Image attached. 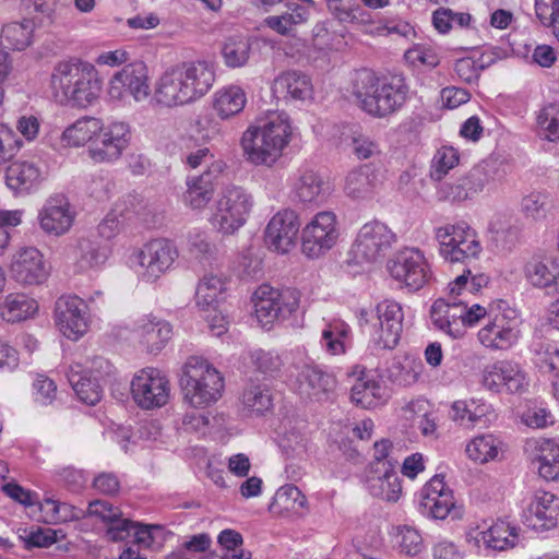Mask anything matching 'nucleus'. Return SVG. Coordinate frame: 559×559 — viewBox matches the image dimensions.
<instances>
[{
  "label": "nucleus",
  "instance_id": "nucleus-13",
  "mask_svg": "<svg viewBox=\"0 0 559 559\" xmlns=\"http://www.w3.org/2000/svg\"><path fill=\"white\" fill-rule=\"evenodd\" d=\"M390 275L411 290L423 288L432 273L424 253L416 248H405L393 255L386 264Z\"/></svg>",
  "mask_w": 559,
  "mask_h": 559
},
{
  "label": "nucleus",
  "instance_id": "nucleus-47",
  "mask_svg": "<svg viewBox=\"0 0 559 559\" xmlns=\"http://www.w3.org/2000/svg\"><path fill=\"white\" fill-rule=\"evenodd\" d=\"M38 309L37 302L24 294H10L1 308V316L8 322H20L31 318Z\"/></svg>",
  "mask_w": 559,
  "mask_h": 559
},
{
  "label": "nucleus",
  "instance_id": "nucleus-19",
  "mask_svg": "<svg viewBox=\"0 0 559 559\" xmlns=\"http://www.w3.org/2000/svg\"><path fill=\"white\" fill-rule=\"evenodd\" d=\"M9 270L11 277L24 286L40 285L50 274L44 254L36 247L19 248L11 255Z\"/></svg>",
  "mask_w": 559,
  "mask_h": 559
},
{
  "label": "nucleus",
  "instance_id": "nucleus-59",
  "mask_svg": "<svg viewBox=\"0 0 559 559\" xmlns=\"http://www.w3.org/2000/svg\"><path fill=\"white\" fill-rule=\"evenodd\" d=\"M404 58L413 67L425 66L436 68L440 62L439 56L432 47L420 44L407 49Z\"/></svg>",
  "mask_w": 559,
  "mask_h": 559
},
{
  "label": "nucleus",
  "instance_id": "nucleus-12",
  "mask_svg": "<svg viewBox=\"0 0 559 559\" xmlns=\"http://www.w3.org/2000/svg\"><path fill=\"white\" fill-rule=\"evenodd\" d=\"M395 240V234L385 224L369 222L360 227L349 254L356 264L373 263L386 254Z\"/></svg>",
  "mask_w": 559,
  "mask_h": 559
},
{
  "label": "nucleus",
  "instance_id": "nucleus-32",
  "mask_svg": "<svg viewBox=\"0 0 559 559\" xmlns=\"http://www.w3.org/2000/svg\"><path fill=\"white\" fill-rule=\"evenodd\" d=\"M366 486L371 496L388 502H396L402 496L401 479L391 461L383 464V469L372 466Z\"/></svg>",
  "mask_w": 559,
  "mask_h": 559
},
{
  "label": "nucleus",
  "instance_id": "nucleus-61",
  "mask_svg": "<svg viewBox=\"0 0 559 559\" xmlns=\"http://www.w3.org/2000/svg\"><path fill=\"white\" fill-rule=\"evenodd\" d=\"M396 538L401 551L407 556H417L424 549L421 535L411 526L400 527Z\"/></svg>",
  "mask_w": 559,
  "mask_h": 559
},
{
  "label": "nucleus",
  "instance_id": "nucleus-18",
  "mask_svg": "<svg viewBox=\"0 0 559 559\" xmlns=\"http://www.w3.org/2000/svg\"><path fill=\"white\" fill-rule=\"evenodd\" d=\"M178 258L177 247L168 239H153L138 252L140 274L146 282H155L166 273Z\"/></svg>",
  "mask_w": 559,
  "mask_h": 559
},
{
  "label": "nucleus",
  "instance_id": "nucleus-10",
  "mask_svg": "<svg viewBox=\"0 0 559 559\" xmlns=\"http://www.w3.org/2000/svg\"><path fill=\"white\" fill-rule=\"evenodd\" d=\"M252 302L258 322L262 328L270 329L275 322L284 321L297 311L300 293L294 288L278 290L262 284L253 293Z\"/></svg>",
  "mask_w": 559,
  "mask_h": 559
},
{
  "label": "nucleus",
  "instance_id": "nucleus-27",
  "mask_svg": "<svg viewBox=\"0 0 559 559\" xmlns=\"http://www.w3.org/2000/svg\"><path fill=\"white\" fill-rule=\"evenodd\" d=\"M523 451L542 478L548 481L559 479V444L555 440L530 438Z\"/></svg>",
  "mask_w": 559,
  "mask_h": 559
},
{
  "label": "nucleus",
  "instance_id": "nucleus-33",
  "mask_svg": "<svg viewBox=\"0 0 559 559\" xmlns=\"http://www.w3.org/2000/svg\"><path fill=\"white\" fill-rule=\"evenodd\" d=\"M45 179V171L38 162L15 160L7 168V186L15 192H29Z\"/></svg>",
  "mask_w": 559,
  "mask_h": 559
},
{
  "label": "nucleus",
  "instance_id": "nucleus-17",
  "mask_svg": "<svg viewBox=\"0 0 559 559\" xmlns=\"http://www.w3.org/2000/svg\"><path fill=\"white\" fill-rule=\"evenodd\" d=\"M130 140V126L124 121L104 124L88 147V156L95 163L117 160L127 148Z\"/></svg>",
  "mask_w": 559,
  "mask_h": 559
},
{
  "label": "nucleus",
  "instance_id": "nucleus-28",
  "mask_svg": "<svg viewBox=\"0 0 559 559\" xmlns=\"http://www.w3.org/2000/svg\"><path fill=\"white\" fill-rule=\"evenodd\" d=\"M491 179L489 164L484 163L473 168L467 176L456 182L443 185L438 192L439 199L451 202L473 199L485 189Z\"/></svg>",
  "mask_w": 559,
  "mask_h": 559
},
{
  "label": "nucleus",
  "instance_id": "nucleus-44",
  "mask_svg": "<svg viewBox=\"0 0 559 559\" xmlns=\"http://www.w3.org/2000/svg\"><path fill=\"white\" fill-rule=\"evenodd\" d=\"M247 103L245 91L237 85H229L215 93L213 107L222 119L239 114Z\"/></svg>",
  "mask_w": 559,
  "mask_h": 559
},
{
  "label": "nucleus",
  "instance_id": "nucleus-25",
  "mask_svg": "<svg viewBox=\"0 0 559 559\" xmlns=\"http://www.w3.org/2000/svg\"><path fill=\"white\" fill-rule=\"evenodd\" d=\"M225 166L223 160H216L201 175L189 176L182 194L183 204L192 211L205 210L214 195V180L224 171Z\"/></svg>",
  "mask_w": 559,
  "mask_h": 559
},
{
  "label": "nucleus",
  "instance_id": "nucleus-39",
  "mask_svg": "<svg viewBox=\"0 0 559 559\" xmlns=\"http://www.w3.org/2000/svg\"><path fill=\"white\" fill-rule=\"evenodd\" d=\"M378 186V175L367 166H360L348 173L345 178L344 192L354 200L370 198Z\"/></svg>",
  "mask_w": 559,
  "mask_h": 559
},
{
  "label": "nucleus",
  "instance_id": "nucleus-51",
  "mask_svg": "<svg viewBox=\"0 0 559 559\" xmlns=\"http://www.w3.org/2000/svg\"><path fill=\"white\" fill-rule=\"evenodd\" d=\"M306 506L307 498L300 489L294 485H285L275 492L271 509L277 513H289L298 512Z\"/></svg>",
  "mask_w": 559,
  "mask_h": 559
},
{
  "label": "nucleus",
  "instance_id": "nucleus-46",
  "mask_svg": "<svg viewBox=\"0 0 559 559\" xmlns=\"http://www.w3.org/2000/svg\"><path fill=\"white\" fill-rule=\"evenodd\" d=\"M352 401L362 408H373L385 400V388L372 379H358L352 388Z\"/></svg>",
  "mask_w": 559,
  "mask_h": 559
},
{
  "label": "nucleus",
  "instance_id": "nucleus-52",
  "mask_svg": "<svg viewBox=\"0 0 559 559\" xmlns=\"http://www.w3.org/2000/svg\"><path fill=\"white\" fill-rule=\"evenodd\" d=\"M251 45L249 39L235 35L226 38L222 47V56L228 68H240L247 64L250 58Z\"/></svg>",
  "mask_w": 559,
  "mask_h": 559
},
{
  "label": "nucleus",
  "instance_id": "nucleus-9",
  "mask_svg": "<svg viewBox=\"0 0 559 559\" xmlns=\"http://www.w3.org/2000/svg\"><path fill=\"white\" fill-rule=\"evenodd\" d=\"M252 206L253 198L246 189L227 186L214 203L210 223L218 233L234 235L247 223Z\"/></svg>",
  "mask_w": 559,
  "mask_h": 559
},
{
  "label": "nucleus",
  "instance_id": "nucleus-41",
  "mask_svg": "<svg viewBox=\"0 0 559 559\" xmlns=\"http://www.w3.org/2000/svg\"><path fill=\"white\" fill-rule=\"evenodd\" d=\"M102 131V120L92 116H84L70 124L61 134L64 146L80 147L93 142L97 132Z\"/></svg>",
  "mask_w": 559,
  "mask_h": 559
},
{
  "label": "nucleus",
  "instance_id": "nucleus-15",
  "mask_svg": "<svg viewBox=\"0 0 559 559\" xmlns=\"http://www.w3.org/2000/svg\"><path fill=\"white\" fill-rule=\"evenodd\" d=\"M131 393L142 409L159 408L170 396V382L158 369L145 368L138 371L131 381Z\"/></svg>",
  "mask_w": 559,
  "mask_h": 559
},
{
  "label": "nucleus",
  "instance_id": "nucleus-23",
  "mask_svg": "<svg viewBox=\"0 0 559 559\" xmlns=\"http://www.w3.org/2000/svg\"><path fill=\"white\" fill-rule=\"evenodd\" d=\"M299 228L300 223L295 211H278L265 227V243L273 251L288 253L296 246Z\"/></svg>",
  "mask_w": 559,
  "mask_h": 559
},
{
  "label": "nucleus",
  "instance_id": "nucleus-37",
  "mask_svg": "<svg viewBox=\"0 0 559 559\" xmlns=\"http://www.w3.org/2000/svg\"><path fill=\"white\" fill-rule=\"evenodd\" d=\"M526 281L536 288H555L559 286V262L549 257L533 258L524 266Z\"/></svg>",
  "mask_w": 559,
  "mask_h": 559
},
{
  "label": "nucleus",
  "instance_id": "nucleus-14",
  "mask_svg": "<svg viewBox=\"0 0 559 559\" xmlns=\"http://www.w3.org/2000/svg\"><path fill=\"white\" fill-rule=\"evenodd\" d=\"M107 94L111 100L124 102L132 97L140 103L150 95L148 69L142 61L126 64L108 82Z\"/></svg>",
  "mask_w": 559,
  "mask_h": 559
},
{
  "label": "nucleus",
  "instance_id": "nucleus-3",
  "mask_svg": "<svg viewBox=\"0 0 559 559\" xmlns=\"http://www.w3.org/2000/svg\"><path fill=\"white\" fill-rule=\"evenodd\" d=\"M50 87L59 103L87 108L98 99L102 81L94 64L73 58L53 67Z\"/></svg>",
  "mask_w": 559,
  "mask_h": 559
},
{
  "label": "nucleus",
  "instance_id": "nucleus-43",
  "mask_svg": "<svg viewBox=\"0 0 559 559\" xmlns=\"http://www.w3.org/2000/svg\"><path fill=\"white\" fill-rule=\"evenodd\" d=\"M409 428L418 429L424 436L436 431V421L430 404L425 400H416L406 404L401 414Z\"/></svg>",
  "mask_w": 559,
  "mask_h": 559
},
{
  "label": "nucleus",
  "instance_id": "nucleus-22",
  "mask_svg": "<svg viewBox=\"0 0 559 559\" xmlns=\"http://www.w3.org/2000/svg\"><path fill=\"white\" fill-rule=\"evenodd\" d=\"M466 542L478 550L504 551L519 543V530L504 521H498L488 527H471L466 532Z\"/></svg>",
  "mask_w": 559,
  "mask_h": 559
},
{
  "label": "nucleus",
  "instance_id": "nucleus-49",
  "mask_svg": "<svg viewBox=\"0 0 559 559\" xmlns=\"http://www.w3.org/2000/svg\"><path fill=\"white\" fill-rule=\"evenodd\" d=\"M225 282L216 275H204L197 287L195 301L201 310L216 306L225 293Z\"/></svg>",
  "mask_w": 559,
  "mask_h": 559
},
{
  "label": "nucleus",
  "instance_id": "nucleus-64",
  "mask_svg": "<svg viewBox=\"0 0 559 559\" xmlns=\"http://www.w3.org/2000/svg\"><path fill=\"white\" fill-rule=\"evenodd\" d=\"M535 12L544 26L559 23V0H535Z\"/></svg>",
  "mask_w": 559,
  "mask_h": 559
},
{
  "label": "nucleus",
  "instance_id": "nucleus-8",
  "mask_svg": "<svg viewBox=\"0 0 559 559\" xmlns=\"http://www.w3.org/2000/svg\"><path fill=\"white\" fill-rule=\"evenodd\" d=\"M439 254L448 263L467 266L477 261L483 252L478 233L466 222L445 224L435 228Z\"/></svg>",
  "mask_w": 559,
  "mask_h": 559
},
{
  "label": "nucleus",
  "instance_id": "nucleus-16",
  "mask_svg": "<svg viewBox=\"0 0 559 559\" xmlns=\"http://www.w3.org/2000/svg\"><path fill=\"white\" fill-rule=\"evenodd\" d=\"M478 341L492 350H507L516 344L520 337V322L515 311L490 312L488 322L478 331Z\"/></svg>",
  "mask_w": 559,
  "mask_h": 559
},
{
  "label": "nucleus",
  "instance_id": "nucleus-53",
  "mask_svg": "<svg viewBox=\"0 0 559 559\" xmlns=\"http://www.w3.org/2000/svg\"><path fill=\"white\" fill-rule=\"evenodd\" d=\"M551 207L552 199L547 191L534 190L525 194L521 200V212L528 219H544Z\"/></svg>",
  "mask_w": 559,
  "mask_h": 559
},
{
  "label": "nucleus",
  "instance_id": "nucleus-29",
  "mask_svg": "<svg viewBox=\"0 0 559 559\" xmlns=\"http://www.w3.org/2000/svg\"><path fill=\"white\" fill-rule=\"evenodd\" d=\"M296 390L311 400H323L335 389V378L317 365L304 364L297 368Z\"/></svg>",
  "mask_w": 559,
  "mask_h": 559
},
{
  "label": "nucleus",
  "instance_id": "nucleus-42",
  "mask_svg": "<svg viewBox=\"0 0 559 559\" xmlns=\"http://www.w3.org/2000/svg\"><path fill=\"white\" fill-rule=\"evenodd\" d=\"M68 380L74 390L75 394L83 403L87 405H95L103 396V384L97 381V378L83 374V366L74 364L70 367L68 372Z\"/></svg>",
  "mask_w": 559,
  "mask_h": 559
},
{
  "label": "nucleus",
  "instance_id": "nucleus-31",
  "mask_svg": "<svg viewBox=\"0 0 559 559\" xmlns=\"http://www.w3.org/2000/svg\"><path fill=\"white\" fill-rule=\"evenodd\" d=\"M132 334L147 352L157 353L171 338L173 330L168 322L148 314L134 321Z\"/></svg>",
  "mask_w": 559,
  "mask_h": 559
},
{
  "label": "nucleus",
  "instance_id": "nucleus-30",
  "mask_svg": "<svg viewBox=\"0 0 559 559\" xmlns=\"http://www.w3.org/2000/svg\"><path fill=\"white\" fill-rule=\"evenodd\" d=\"M524 523L534 531H549L559 524V497L536 492L524 512Z\"/></svg>",
  "mask_w": 559,
  "mask_h": 559
},
{
  "label": "nucleus",
  "instance_id": "nucleus-54",
  "mask_svg": "<svg viewBox=\"0 0 559 559\" xmlns=\"http://www.w3.org/2000/svg\"><path fill=\"white\" fill-rule=\"evenodd\" d=\"M80 257L78 266L81 271H86L103 265L110 255V248L106 245H99L91 240L79 241Z\"/></svg>",
  "mask_w": 559,
  "mask_h": 559
},
{
  "label": "nucleus",
  "instance_id": "nucleus-60",
  "mask_svg": "<svg viewBox=\"0 0 559 559\" xmlns=\"http://www.w3.org/2000/svg\"><path fill=\"white\" fill-rule=\"evenodd\" d=\"M123 211V205L116 203L115 207L105 216L97 228L102 238L110 240L121 231L124 222Z\"/></svg>",
  "mask_w": 559,
  "mask_h": 559
},
{
  "label": "nucleus",
  "instance_id": "nucleus-57",
  "mask_svg": "<svg viewBox=\"0 0 559 559\" xmlns=\"http://www.w3.org/2000/svg\"><path fill=\"white\" fill-rule=\"evenodd\" d=\"M536 124L540 136L550 142L559 140L558 110L555 106L542 108L536 116Z\"/></svg>",
  "mask_w": 559,
  "mask_h": 559
},
{
  "label": "nucleus",
  "instance_id": "nucleus-35",
  "mask_svg": "<svg viewBox=\"0 0 559 559\" xmlns=\"http://www.w3.org/2000/svg\"><path fill=\"white\" fill-rule=\"evenodd\" d=\"M272 93L277 99L306 100L311 97L312 84L308 75L298 71H286L274 79Z\"/></svg>",
  "mask_w": 559,
  "mask_h": 559
},
{
  "label": "nucleus",
  "instance_id": "nucleus-62",
  "mask_svg": "<svg viewBox=\"0 0 559 559\" xmlns=\"http://www.w3.org/2000/svg\"><path fill=\"white\" fill-rule=\"evenodd\" d=\"M21 147L15 132L5 124H0V167H2Z\"/></svg>",
  "mask_w": 559,
  "mask_h": 559
},
{
  "label": "nucleus",
  "instance_id": "nucleus-45",
  "mask_svg": "<svg viewBox=\"0 0 559 559\" xmlns=\"http://www.w3.org/2000/svg\"><path fill=\"white\" fill-rule=\"evenodd\" d=\"M350 336L349 325L340 319L325 323L321 333V346L331 355H342L346 352V342Z\"/></svg>",
  "mask_w": 559,
  "mask_h": 559
},
{
  "label": "nucleus",
  "instance_id": "nucleus-11",
  "mask_svg": "<svg viewBox=\"0 0 559 559\" xmlns=\"http://www.w3.org/2000/svg\"><path fill=\"white\" fill-rule=\"evenodd\" d=\"M340 234L336 214L318 212L301 230V251L309 259H318L335 247Z\"/></svg>",
  "mask_w": 559,
  "mask_h": 559
},
{
  "label": "nucleus",
  "instance_id": "nucleus-6",
  "mask_svg": "<svg viewBox=\"0 0 559 559\" xmlns=\"http://www.w3.org/2000/svg\"><path fill=\"white\" fill-rule=\"evenodd\" d=\"M224 385L223 376L207 359L190 356L183 364L180 386L185 401L191 406L206 407L216 403Z\"/></svg>",
  "mask_w": 559,
  "mask_h": 559
},
{
  "label": "nucleus",
  "instance_id": "nucleus-1",
  "mask_svg": "<svg viewBox=\"0 0 559 559\" xmlns=\"http://www.w3.org/2000/svg\"><path fill=\"white\" fill-rule=\"evenodd\" d=\"M215 82L214 66L204 60L186 61L165 70L154 85L153 100L175 108L201 99Z\"/></svg>",
  "mask_w": 559,
  "mask_h": 559
},
{
  "label": "nucleus",
  "instance_id": "nucleus-48",
  "mask_svg": "<svg viewBox=\"0 0 559 559\" xmlns=\"http://www.w3.org/2000/svg\"><path fill=\"white\" fill-rule=\"evenodd\" d=\"M501 441L491 433H484L473 438L466 444L467 456L480 464L496 460L501 450Z\"/></svg>",
  "mask_w": 559,
  "mask_h": 559
},
{
  "label": "nucleus",
  "instance_id": "nucleus-58",
  "mask_svg": "<svg viewBox=\"0 0 559 559\" xmlns=\"http://www.w3.org/2000/svg\"><path fill=\"white\" fill-rule=\"evenodd\" d=\"M459 163V153L452 146H442L439 148L431 165V178L441 180L450 169L455 167Z\"/></svg>",
  "mask_w": 559,
  "mask_h": 559
},
{
  "label": "nucleus",
  "instance_id": "nucleus-55",
  "mask_svg": "<svg viewBox=\"0 0 559 559\" xmlns=\"http://www.w3.org/2000/svg\"><path fill=\"white\" fill-rule=\"evenodd\" d=\"M344 136L345 142L359 159H367L380 153L377 141L359 127L350 128Z\"/></svg>",
  "mask_w": 559,
  "mask_h": 559
},
{
  "label": "nucleus",
  "instance_id": "nucleus-24",
  "mask_svg": "<svg viewBox=\"0 0 559 559\" xmlns=\"http://www.w3.org/2000/svg\"><path fill=\"white\" fill-rule=\"evenodd\" d=\"M75 218L69 200L61 194L48 198L37 214L39 228L48 236H62L67 234Z\"/></svg>",
  "mask_w": 559,
  "mask_h": 559
},
{
  "label": "nucleus",
  "instance_id": "nucleus-50",
  "mask_svg": "<svg viewBox=\"0 0 559 559\" xmlns=\"http://www.w3.org/2000/svg\"><path fill=\"white\" fill-rule=\"evenodd\" d=\"M35 23L24 19L21 22H11L3 26L2 38L12 49L24 50L33 41Z\"/></svg>",
  "mask_w": 559,
  "mask_h": 559
},
{
  "label": "nucleus",
  "instance_id": "nucleus-56",
  "mask_svg": "<svg viewBox=\"0 0 559 559\" xmlns=\"http://www.w3.org/2000/svg\"><path fill=\"white\" fill-rule=\"evenodd\" d=\"M534 362L544 372L559 378V345L556 343L540 344L534 352Z\"/></svg>",
  "mask_w": 559,
  "mask_h": 559
},
{
  "label": "nucleus",
  "instance_id": "nucleus-20",
  "mask_svg": "<svg viewBox=\"0 0 559 559\" xmlns=\"http://www.w3.org/2000/svg\"><path fill=\"white\" fill-rule=\"evenodd\" d=\"M55 318L60 332L69 340L76 341L87 332L88 307L85 300L75 295L58 298Z\"/></svg>",
  "mask_w": 559,
  "mask_h": 559
},
{
  "label": "nucleus",
  "instance_id": "nucleus-40",
  "mask_svg": "<svg viewBox=\"0 0 559 559\" xmlns=\"http://www.w3.org/2000/svg\"><path fill=\"white\" fill-rule=\"evenodd\" d=\"M329 182L312 169L301 170L294 183V193L304 203L322 200L329 194Z\"/></svg>",
  "mask_w": 559,
  "mask_h": 559
},
{
  "label": "nucleus",
  "instance_id": "nucleus-38",
  "mask_svg": "<svg viewBox=\"0 0 559 559\" xmlns=\"http://www.w3.org/2000/svg\"><path fill=\"white\" fill-rule=\"evenodd\" d=\"M286 11L280 15H270L264 20L265 26L283 36H294L296 27L305 24L310 15L305 5L288 2Z\"/></svg>",
  "mask_w": 559,
  "mask_h": 559
},
{
  "label": "nucleus",
  "instance_id": "nucleus-2",
  "mask_svg": "<svg viewBox=\"0 0 559 559\" xmlns=\"http://www.w3.org/2000/svg\"><path fill=\"white\" fill-rule=\"evenodd\" d=\"M356 105L373 118L399 111L409 97V85L402 74L377 76L372 71H356L350 85Z\"/></svg>",
  "mask_w": 559,
  "mask_h": 559
},
{
  "label": "nucleus",
  "instance_id": "nucleus-7",
  "mask_svg": "<svg viewBox=\"0 0 559 559\" xmlns=\"http://www.w3.org/2000/svg\"><path fill=\"white\" fill-rule=\"evenodd\" d=\"M359 325L377 350L393 349L400 342L403 326L401 306L384 300L371 310H361Z\"/></svg>",
  "mask_w": 559,
  "mask_h": 559
},
{
  "label": "nucleus",
  "instance_id": "nucleus-34",
  "mask_svg": "<svg viewBox=\"0 0 559 559\" xmlns=\"http://www.w3.org/2000/svg\"><path fill=\"white\" fill-rule=\"evenodd\" d=\"M492 413V406L483 399L457 400L451 404L449 418L461 427L474 428L485 424Z\"/></svg>",
  "mask_w": 559,
  "mask_h": 559
},
{
  "label": "nucleus",
  "instance_id": "nucleus-4",
  "mask_svg": "<svg viewBox=\"0 0 559 559\" xmlns=\"http://www.w3.org/2000/svg\"><path fill=\"white\" fill-rule=\"evenodd\" d=\"M292 135L285 112H271L265 120L250 126L241 136L246 159L255 166H273L283 155Z\"/></svg>",
  "mask_w": 559,
  "mask_h": 559
},
{
  "label": "nucleus",
  "instance_id": "nucleus-26",
  "mask_svg": "<svg viewBox=\"0 0 559 559\" xmlns=\"http://www.w3.org/2000/svg\"><path fill=\"white\" fill-rule=\"evenodd\" d=\"M454 506L453 491L445 485L442 475H435L420 491L418 510L426 518L443 520Z\"/></svg>",
  "mask_w": 559,
  "mask_h": 559
},
{
  "label": "nucleus",
  "instance_id": "nucleus-21",
  "mask_svg": "<svg viewBox=\"0 0 559 559\" xmlns=\"http://www.w3.org/2000/svg\"><path fill=\"white\" fill-rule=\"evenodd\" d=\"M483 385L492 392L524 393L528 390L530 378L525 370L512 361H497L483 371Z\"/></svg>",
  "mask_w": 559,
  "mask_h": 559
},
{
  "label": "nucleus",
  "instance_id": "nucleus-36",
  "mask_svg": "<svg viewBox=\"0 0 559 559\" xmlns=\"http://www.w3.org/2000/svg\"><path fill=\"white\" fill-rule=\"evenodd\" d=\"M273 391L267 383L251 381L240 396V411L245 416L260 417L273 409Z\"/></svg>",
  "mask_w": 559,
  "mask_h": 559
},
{
  "label": "nucleus",
  "instance_id": "nucleus-63",
  "mask_svg": "<svg viewBox=\"0 0 559 559\" xmlns=\"http://www.w3.org/2000/svg\"><path fill=\"white\" fill-rule=\"evenodd\" d=\"M329 10L341 22H354L359 20L360 8L354 0H326Z\"/></svg>",
  "mask_w": 559,
  "mask_h": 559
},
{
  "label": "nucleus",
  "instance_id": "nucleus-5",
  "mask_svg": "<svg viewBox=\"0 0 559 559\" xmlns=\"http://www.w3.org/2000/svg\"><path fill=\"white\" fill-rule=\"evenodd\" d=\"M489 283V277L484 273L473 274L471 269H466L449 283V295L453 300L437 299L431 306L430 317L433 326L456 340L465 335L463 320V301H456V297L464 292L471 294L478 293Z\"/></svg>",
  "mask_w": 559,
  "mask_h": 559
}]
</instances>
